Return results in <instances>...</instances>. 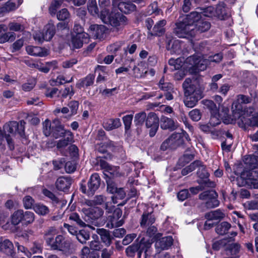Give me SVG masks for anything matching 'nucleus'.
I'll return each instance as SVG.
<instances>
[{"label": "nucleus", "mask_w": 258, "mask_h": 258, "mask_svg": "<svg viewBox=\"0 0 258 258\" xmlns=\"http://www.w3.org/2000/svg\"><path fill=\"white\" fill-rule=\"evenodd\" d=\"M100 19L106 24L112 27L113 32L121 33L124 28L130 23L128 18L120 12H110L108 9L101 11Z\"/></svg>", "instance_id": "obj_1"}, {"label": "nucleus", "mask_w": 258, "mask_h": 258, "mask_svg": "<svg viewBox=\"0 0 258 258\" xmlns=\"http://www.w3.org/2000/svg\"><path fill=\"white\" fill-rule=\"evenodd\" d=\"M182 86L184 91L183 102L185 106L194 107L204 97L203 89L199 85L192 83L191 79L186 78Z\"/></svg>", "instance_id": "obj_2"}, {"label": "nucleus", "mask_w": 258, "mask_h": 258, "mask_svg": "<svg viewBox=\"0 0 258 258\" xmlns=\"http://www.w3.org/2000/svg\"><path fill=\"white\" fill-rule=\"evenodd\" d=\"M152 242L150 239L142 238L139 242L136 241L132 245L128 246L125 249V252L128 256L133 257L136 253L138 258H141L142 253L144 252L145 258H147L149 249L151 248Z\"/></svg>", "instance_id": "obj_3"}, {"label": "nucleus", "mask_w": 258, "mask_h": 258, "mask_svg": "<svg viewBox=\"0 0 258 258\" xmlns=\"http://www.w3.org/2000/svg\"><path fill=\"white\" fill-rule=\"evenodd\" d=\"M196 27L195 24L188 22V20L183 19L175 24L174 33L180 38H189L195 36Z\"/></svg>", "instance_id": "obj_4"}, {"label": "nucleus", "mask_w": 258, "mask_h": 258, "mask_svg": "<svg viewBox=\"0 0 258 258\" xmlns=\"http://www.w3.org/2000/svg\"><path fill=\"white\" fill-rule=\"evenodd\" d=\"M25 124L26 122L24 120H21L19 122L16 121H9L4 125L3 132L5 135L8 133L13 136L15 133H17L21 138H25Z\"/></svg>", "instance_id": "obj_5"}, {"label": "nucleus", "mask_w": 258, "mask_h": 258, "mask_svg": "<svg viewBox=\"0 0 258 258\" xmlns=\"http://www.w3.org/2000/svg\"><path fill=\"white\" fill-rule=\"evenodd\" d=\"M218 194L215 190L205 191L199 195V199L206 200L205 207L208 209L217 207L219 205L218 200Z\"/></svg>", "instance_id": "obj_6"}, {"label": "nucleus", "mask_w": 258, "mask_h": 258, "mask_svg": "<svg viewBox=\"0 0 258 258\" xmlns=\"http://www.w3.org/2000/svg\"><path fill=\"white\" fill-rule=\"evenodd\" d=\"M82 212L84 214L83 217L84 221L89 223H91L99 219L104 213L102 209L97 207L84 208L82 209Z\"/></svg>", "instance_id": "obj_7"}, {"label": "nucleus", "mask_w": 258, "mask_h": 258, "mask_svg": "<svg viewBox=\"0 0 258 258\" xmlns=\"http://www.w3.org/2000/svg\"><path fill=\"white\" fill-rule=\"evenodd\" d=\"M46 241L48 244L50 245L53 249H57L64 252H68L70 249V242L64 240L61 235L57 236L54 241H53L52 237H48Z\"/></svg>", "instance_id": "obj_8"}, {"label": "nucleus", "mask_w": 258, "mask_h": 258, "mask_svg": "<svg viewBox=\"0 0 258 258\" xmlns=\"http://www.w3.org/2000/svg\"><path fill=\"white\" fill-rule=\"evenodd\" d=\"M235 107L236 110H233L232 115L230 116H225L223 119V122L225 124H233L237 121L239 123L241 121L243 123H246L245 120H243L244 117L241 115L242 107L240 105L237 104V103H233L232 108Z\"/></svg>", "instance_id": "obj_9"}, {"label": "nucleus", "mask_w": 258, "mask_h": 258, "mask_svg": "<svg viewBox=\"0 0 258 258\" xmlns=\"http://www.w3.org/2000/svg\"><path fill=\"white\" fill-rule=\"evenodd\" d=\"M159 118L154 112H150L146 119V126L150 128L149 134L150 137H153L156 135L159 127Z\"/></svg>", "instance_id": "obj_10"}, {"label": "nucleus", "mask_w": 258, "mask_h": 258, "mask_svg": "<svg viewBox=\"0 0 258 258\" xmlns=\"http://www.w3.org/2000/svg\"><path fill=\"white\" fill-rule=\"evenodd\" d=\"M187 62L195 68L198 71H203L206 69L209 62L208 59H204L197 55L190 56L187 58Z\"/></svg>", "instance_id": "obj_11"}, {"label": "nucleus", "mask_w": 258, "mask_h": 258, "mask_svg": "<svg viewBox=\"0 0 258 258\" xmlns=\"http://www.w3.org/2000/svg\"><path fill=\"white\" fill-rule=\"evenodd\" d=\"M204 226H214L217 225L224 217V214L219 209L211 211L205 214Z\"/></svg>", "instance_id": "obj_12"}, {"label": "nucleus", "mask_w": 258, "mask_h": 258, "mask_svg": "<svg viewBox=\"0 0 258 258\" xmlns=\"http://www.w3.org/2000/svg\"><path fill=\"white\" fill-rule=\"evenodd\" d=\"M73 182V179L69 176H61L56 180L55 185L56 188L60 191L67 192Z\"/></svg>", "instance_id": "obj_13"}, {"label": "nucleus", "mask_w": 258, "mask_h": 258, "mask_svg": "<svg viewBox=\"0 0 258 258\" xmlns=\"http://www.w3.org/2000/svg\"><path fill=\"white\" fill-rule=\"evenodd\" d=\"M173 239L171 236H165L157 240L155 244L156 253L159 254L161 251L167 249L173 244Z\"/></svg>", "instance_id": "obj_14"}, {"label": "nucleus", "mask_w": 258, "mask_h": 258, "mask_svg": "<svg viewBox=\"0 0 258 258\" xmlns=\"http://www.w3.org/2000/svg\"><path fill=\"white\" fill-rule=\"evenodd\" d=\"M166 48L171 54H180L182 51V42L179 40H173L166 36Z\"/></svg>", "instance_id": "obj_15"}, {"label": "nucleus", "mask_w": 258, "mask_h": 258, "mask_svg": "<svg viewBox=\"0 0 258 258\" xmlns=\"http://www.w3.org/2000/svg\"><path fill=\"white\" fill-rule=\"evenodd\" d=\"M106 26L103 25L93 24L89 27L90 33L96 39H103L106 36L107 31Z\"/></svg>", "instance_id": "obj_16"}, {"label": "nucleus", "mask_w": 258, "mask_h": 258, "mask_svg": "<svg viewBox=\"0 0 258 258\" xmlns=\"http://www.w3.org/2000/svg\"><path fill=\"white\" fill-rule=\"evenodd\" d=\"M101 184V178L98 173L93 174L88 182V195H94Z\"/></svg>", "instance_id": "obj_17"}, {"label": "nucleus", "mask_w": 258, "mask_h": 258, "mask_svg": "<svg viewBox=\"0 0 258 258\" xmlns=\"http://www.w3.org/2000/svg\"><path fill=\"white\" fill-rule=\"evenodd\" d=\"M122 215V211L120 209H116L111 216L108 217L109 222L107 223L106 226H122L124 224V222L123 218L119 219Z\"/></svg>", "instance_id": "obj_18"}, {"label": "nucleus", "mask_w": 258, "mask_h": 258, "mask_svg": "<svg viewBox=\"0 0 258 258\" xmlns=\"http://www.w3.org/2000/svg\"><path fill=\"white\" fill-rule=\"evenodd\" d=\"M89 40L88 35L85 33H80L73 36L72 39L73 46L75 48H80L84 43H88Z\"/></svg>", "instance_id": "obj_19"}, {"label": "nucleus", "mask_w": 258, "mask_h": 258, "mask_svg": "<svg viewBox=\"0 0 258 258\" xmlns=\"http://www.w3.org/2000/svg\"><path fill=\"white\" fill-rule=\"evenodd\" d=\"M0 251L7 255L14 256V247L13 243L6 239L0 242Z\"/></svg>", "instance_id": "obj_20"}, {"label": "nucleus", "mask_w": 258, "mask_h": 258, "mask_svg": "<svg viewBox=\"0 0 258 258\" xmlns=\"http://www.w3.org/2000/svg\"><path fill=\"white\" fill-rule=\"evenodd\" d=\"M26 50L28 54L34 56L44 57L48 54L46 49L38 46H28Z\"/></svg>", "instance_id": "obj_21"}, {"label": "nucleus", "mask_w": 258, "mask_h": 258, "mask_svg": "<svg viewBox=\"0 0 258 258\" xmlns=\"http://www.w3.org/2000/svg\"><path fill=\"white\" fill-rule=\"evenodd\" d=\"M166 21L164 19L159 21L153 27L149 35L151 36H160L163 35L165 32L164 26L166 24Z\"/></svg>", "instance_id": "obj_22"}, {"label": "nucleus", "mask_w": 258, "mask_h": 258, "mask_svg": "<svg viewBox=\"0 0 258 258\" xmlns=\"http://www.w3.org/2000/svg\"><path fill=\"white\" fill-rule=\"evenodd\" d=\"M102 125L105 130L109 131L119 127L121 123L119 118H107L104 120Z\"/></svg>", "instance_id": "obj_23"}, {"label": "nucleus", "mask_w": 258, "mask_h": 258, "mask_svg": "<svg viewBox=\"0 0 258 258\" xmlns=\"http://www.w3.org/2000/svg\"><path fill=\"white\" fill-rule=\"evenodd\" d=\"M231 236L226 237L223 239L216 241L213 244L212 248L215 250H219L221 247L226 246L227 243L232 242L234 240V237L237 235V232H232L230 233Z\"/></svg>", "instance_id": "obj_24"}, {"label": "nucleus", "mask_w": 258, "mask_h": 258, "mask_svg": "<svg viewBox=\"0 0 258 258\" xmlns=\"http://www.w3.org/2000/svg\"><path fill=\"white\" fill-rule=\"evenodd\" d=\"M23 0H10L5 5L0 8V12L3 14L16 10L22 4Z\"/></svg>", "instance_id": "obj_25"}, {"label": "nucleus", "mask_w": 258, "mask_h": 258, "mask_svg": "<svg viewBox=\"0 0 258 258\" xmlns=\"http://www.w3.org/2000/svg\"><path fill=\"white\" fill-rule=\"evenodd\" d=\"M241 177L250 180L251 188H258V180L253 179V177L258 178V173L255 171H249L241 173Z\"/></svg>", "instance_id": "obj_26"}, {"label": "nucleus", "mask_w": 258, "mask_h": 258, "mask_svg": "<svg viewBox=\"0 0 258 258\" xmlns=\"http://www.w3.org/2000/svg\"><path fill=\"white\" fill-rule=\"evenodd\" d=\"M56 33L55 26L52 21H49L44 28L43 34L45 41H50Z\"/></svg>", "instance_id": "obj_27"}, {"label": "nucleus", "mask_w": 258, "mask_h": 258, "mask_svg": "<svg viewBox=\"0 0 258 258\" xmlns=\"http://www.w3.org/2000/svg\"><path fill=\"white\" fill-rule=\"evenodd\" d=\"M169 141L170 143V148L173 149L181 145L184 142L183 139H182V134L176 133L172 134L168 138V141Z\"/></svg>", "instance_id": "obj_28"}, {"label": "nucleus", "mask_w": 258, "mask_h": 258, "mask_svg": "<svg viewBox=\"0 0 258 258\" xmlns=\"http://www.w3.org/2000/svg\"><path fill=\"white\" fill-rule=\"evenodd\" d=\"M160 126L162 129L173 131L176 126L173 119L162 116L160 119Z\"/></svg>", "instance_id": "obj_29"}, {"label": "nucleus", "mask_w": 258, "mask_h": 258, "mask_svg": "<svg viewBox=\"0 0 258 258\" xmlns=\"http://www.w3.org/2000/svg\"><path fill=\"white\" fill-rule=\"evenodd\" d=\"M67 132H71L69 130H64L63 125L61 124L60 121L58 119V122L55 123L52 136L55 139H58L60 137H63L67 135Z\"/></svg>", "instance_id": "obj_30"}, {"label": "nucleus", "mask_w": 258, "mask_h": 258, "mask_svg": "<svg viewBox=\"0 0 258 258\" xmlns=\"http://www.w3.org/2000/svg\"><path fill=\"white\" fill-rule=\"evenodd\" d=\"M63 138L57 141L56 147L58 149L64 148L71 144L73 140V134L71 132H67Z\"/></svg>", "instance_id": "obj_31"}, {"label": "nucleus", "mask_w": 258, "mask_h": 258, "mask_svg": "<svg viewBox=\"0 0 258 258\" xmlns=\"http://www.w3.org/2000/svg\"><path fill=\"white\" fill-rule=\"evenodd\" d=\"M97 233L100 236L101 241L106 246H109L111 243L112 237L109 231L104 228L97 229Z\"/></svg>", "instance_id": "obj_32"}, {"label": "nucleus", "mask_w": 258, "mask_h": 258, "mask_svg": "<svg viewBox=\"0 0 258 258\" xmlns=\"http://www.w3.org/2000/svg\"><path fill=\"white\" fill-rule=\"evenodd\" d=\"M196 27L195 36L198 33H202L208 31L211 27V24L208 21H204L203 20L197 21L195 24Z\"/></svg>", "instance_id": "obj_33"}, {"label": "nucleus", "mask_w": 258, "mask_h": 258, "mask_svg": "<svg viewBox=\"0 0 258 258\" xmlns=\"http://www.w3.org/2000/svg\"><path fill=\"white\" fill-rule=\"evenodd\" d=\"M58 122V119H54L51 123L48 119L43 122V132L46 137L52 134L53 129L55 123Z\"/></svg>", "instance_id": "obj_34"}, {"label": "nucleus", "mask_w": 258, "mask_h": 258, "mask_svg": "<svg viewBox=\"0 0 258 258\" xmlns=\"http://www.w3.org/2000/svg\"><path fill=\"white\" fill-rule=\"evenodd\" d=\"M95 79L94 75L89 74L85 78L80 80L76 84V87L79 89L83 87H87L93 84Z\"/></svg>", "instance_id": "obj_35"}, {"label": "nucleus", "mask_w": 258, "mask_h": 258, "mask_svg": "<svg viewBox=\"0 0 258 258\" xmlns=\"http://www.w3.org/2000/svg\"><path fill=\"white\" fill-rule=\"evenodd\" d=\"M107 68L105 66H98L96 68V72L98 73L96 82L97 83L106 81L107 79Z\"/></svg>", "instance_id": "obj_36"}, {"label": "nucleus", "mask_w": 258, "mask_h": 258, "mask_svg": "<svg viewBox=\"0 0 258 258\" xmlns=\"http://www.w3.org/2000/svg\"><path fill=\"white\" fill-rule=\"evenodd\" d=\"M155 221V216L152 213H144L142 216L141 226H151Z\"/></svg>", "instance_id": "obj_37"}, {"label": "nucleus", "mask_w": 258, "mask_h": 258, "mask_svg": "<svg viewBox=\"0 0 258 258\" xmlns=\"http://www.w3.org/2000/svg\"><path fill=\"white\" fill-rule=\"evenodd\" d=\"M121 13L125 14H130L136 11V6L131 2H124L121 5V7L119 10Z\"/></svg>", "instance_id": "obj_38"}, {"label": "nucleus", "mask_w": 258, "mask_h": 258, "mask_svg": "<svg viewBox=\"0 0 258 258\" xmlns=\"http://www.w3.org/2000/svg\"><path fill=\"white\" fill-rule=\"evenodd\" d=\"M87 8L89 12L94 16H97L100 19L101 12L99 13L96 0H89L87 3Z\"/></svg>", "instance_id": "obj_39"}, {"label": "nucleus", "mask_w": 258, "mask_h": 258, "mask_svg": "<svg viewBox=\"0 0 258 258\" xmlns=\"http://www.w3.org/2000/svg\"><path fill=\"white\" fill-rule=\"evenodd\" d=\"M12 230L16 233V236L19 237H22L25 240H28L30 235H32L33 232L31 230H22L20 229V227H12Z\"/></svg>", "instance_id": "obj_40"}, {"label": "nucleus", "mask_w": 258, "mask_h": 258, "mask_svg": "<svg viewBox=\"0 0 258 258\" xmlns=\"http://www.w3.org/2000/svg\"><path fill=\"white\" fill-rule=\"evenodd\" d=\"M200 164L196 165V168H198L197 175L202 180L209 178V173L207 172L206 166L200 160H198Z\"/></svg>", "instance_id": "obj_41"}, {"label": "nucleus", "mask_w": 258, "mask_h": 258, "mask_svg": "<svg viewBox=\"0 0 258 258\" xmlns=\"http://www.w3.org/2000/svg\"><path fill=\"white\" fill-rule=\"evenodd\" d=\"M23 210H18L15 211L11 216V222L13 225L16 226L20 222H23Z\"/></svg>", "instance_id": "obj_42"}, {"label": "nucleus", "mask_w": 258, "mask_h": 258, "mask_svg": "<svg viewBox=\"0 0 258 258\" xmlns=\"http://www.w3.org/2000/svg\"><path fill=\"white\" fill-rule=\"evenodd\" d=\"M169 64L173 67V68H171L172 71L173 70H179L183 66L184 63V58L178 57L176 59L170 58L168 61Z\"/></svg>", "instance_id": "obj_43"}, {"label": "nucleus", "mask_w": 258, "mask_h": 258, "mask_svg": "<svg viewBox=\"0 0 258 258\" xmlns=\"http://www.w3.org/2000/svg\"><path fill=\"white\" fill-rule=\"evenodd\" d=\"M161 12V9H159L157 2L155 1L151 3L147 8L146 13L148 15L154 14L156 16L159 15Z\"/></svg>", "instance_id": "obj_44"}, {"label": "nucleus", "mask_w": 258, "mask_h": 258, "mask_svg": "<svg viewBox=\"0 0 258 258\" xmlns=\"http://www.w3.org/2000/svg\"><path fill=\"white\" fill-rule=\"evenodd\" d=\"M33 210L37 214L42 216L46 215L49 212V208L40 203L36 204L33 207Z\"/></svg>", "instance_id": "obj_45"}, {"label": "nucleus", "mask_w": 258, "mask_h": 258, "mask_svg": "<svg viewBox=\"0 0 258 258\" xmlns=\"http://www.w3.org/2000/svg\"><path fill=\"white\" fill-rule=\"evenodd\" d=\"M244 163L250 168H254L258 164V156L255 155H248L245 157Z\"/></svg>", "instance_id": "obj_46"}, {"label": "nucleus", "mask_w": 258, "mask_h": 258, "mask_svg": "<svg viewBox=\"0 0 258 258\" xmlns=\"http://www.w3.org/2000/svg\"><path fill=\"white\" fill-rule=\"evenodd\" d=\"M240 245L238 243L227 244L225 250L229 251L231 255H236L240 251Z\"/></svg>", "instance_id": "obj_47"}, {"label": "nucleus", "mask_w": 258, "mask_h": 258, "mask_svg": "<svg viewBox=\"0 0 258 258\" xmlns=\"http://www.w3.org/2000/svg\"><path fill=\"white\" fill-rule=\"evenodd\" d=\"M76 238L81 243L84 244L90 238V234L85 230H79Z\"/></svg>", "instance_id": "obj_48"}, {"label": "nucleus", "mask_w": 258, "mask_h": 258, "mask_svg": "<svg viewBox=\"0 0 258 258\" xmlns=\"http://www.w3.org/2000/svg\"><path fill=\"white\" fill-rule=\"evenodd\" d=\"M16 37V34L13 32H9L3 34L0 36V43L13 41Z\"/></svg>", "instance_id": "obj_49"}, {"label": "nucleus", "mask_w": 258, "mask_h": 258, "mask_svg": "<svg viewBox=\"0 0 258 258\" xmlns=\"http://www.w3.org/2000/svg\"><path fill=\"white\" fill-rule=\"evenodd\" d=\"M123 44L124 42L123 41L116 42L108 45L107 47V50L110 53H115L117 51L120 49Z\"/></svg>", "instance_id": "obj_50"}, {"label": "nucleus", "mask_w": 258, "mask_h": 258, "mask_svg": "<svg viewBox=\"0 0 258 258\" xmlns=\"http://www.w3.org/2000/svg\"><path fill=\"white\" fill-rule=\"evenodd\" d=\"M63 1L64 0H53L49 8V13L51 15H55L57 9L61 6Z\"/></svg>", "instance_id": "obj_51"}, {"label": "nucleus", "mask_w": 258, "mask_h": 258, "mask_svg": "<svg viewBox=\"0 0 258 258\" xmlns=\"http://www.w3.org/2000/svg\"><path fill=\"white\" fill-rule=\"evenodd\" d=\"M113 194L114 195L112 197V201L114 204L117 203V199L122 200L125 196V192L122 188H118Z\"/></svg>", "instance_id": "obj_52"}, {"label": "nucleus", "mask_w": 258, "mask_h": 258, "mask_svg": "<svg viewBox=\"0 0 258 258\" xmlns=\"http://www.w3.org/2000/svg\"><path fill=\"white\" fill-rule=\"evenodd\" d=\"M34 220V214L30 211L23 212V223L25 224H31Z\"/></svg>", "instance_id": "obj_53"}, {"label": "nucleus", "mask_w": 258, "mask_h": 258, "mask_svg": "<svg viewBox=\"0 0 258 258\" xmlns=\"http://www.w3.org/2000/svg\"><path fill=\"white\" fill-rule=\"evenodd\" d=\"M34 202V200L30 196H25L23 199L24 207L26 209H33Z\"/></svg>", "instance_id": "obj_54"}, {"label": "nucleus", "mask_w": 258, "mask_h": 258, "mask_svg": "<svg viewBox=\"0 0 258 258\" xmlns=\"http://www.w3.org/2000/svg\"><path fill=\"white\" fill-rule=\"evenodd\" d=\"M133 118V114L126 115L122 117V121L124 125L125 132L126 133L131 128Z\"/></svg>", "instance_id": "obj_55"}, {"label": "nucleus", "mask_w": 258, "mask_h": 258, "mask_svg": "<svg viewBox=\"0 0 258 258\" xmlns=\"http://www.w3.org/2000/svg\"><path fill=\"white\" fill-rule=\"evenodd\" d=\"M147 117L146 113L144 111L138 113L135 116L134 122L136 125H142L146 119Z\"/></svg>", "instance_id": "obj_56"}, {"label": "nucleus", "mask_w": 258, "mask_h": 258, "mask_svg": "<svg viewBox=\"0 0 258 258\" xmlns=\"http://www.w3.org/2000/svg\"><path fill=\"white\" fill-rule=\"evenodd\" d=\"M10 30L14 31H22L24 30V25L20 23L13 21L9 23L8 25Z\"/></svg>", "instance_id": "obj_57"}, {"label": "nucleus", "mask_w": 258, "mask_h": 258, "mask_svg": "<svg viewBox=\"0 0 258 258\" xmlns=\"http://www.w3.org/2000/svg\"><path fill=\"white\" fill-rule=\"evenodd\" d=\"M201 17L200 14L197 12H192L189 14L187 15L184 19L188 20V22L192 24H196L195 22Z\"/></svg>", "instance_id": "obj_58"}, {"label": "nucleus", "mask_w": 258, "mask_h": 258, "mask_svg": "<svg viewBox=\"0 0 258 258\" xmlns=\"http://www.w3.org/2000/svg\"><path fill=\"white\" fill-rule=\"evenodd\" d=\"M81 258H98V256L94 253L91 252L90 248L87 246H84L82 249Z\"/></svg>", "instance_id": "obj_59"}, {"label": "nucleus", "mask_w": 258, "mask_h": 258, "mask_svg": "<svg viewBox=\"0 0 258 258\" xmlns=\"http://www.w3.org/2000/svg\"><path fill=\"white\" fill-rule=\"evenodd\" d=\"M69 219L76 222V224L79 226H90L89 224H86L80 218L78 214L76 213H72L69 217Z\"/></svg>", "instance_id": "obj_60"}, {"label": "nucleus", "mask_w": 258, "mask_h": 258, "mask_svg": "<svg viewBox=\"0 0 258 258\" xmlns=\"http://www.w3.org/2000/svg\"><path fill=\"white\" fill-rule=\"evenodd\" d=\"M189 116L190 118L194 121H198L201 118L202 113L198 109H194L189 111Z\"/></svg>", "instance_id": "obj_61"}, {"label": "nucleus", "mask_w": 258, "mask_h": 258, "mask_svg": "<svg viewBox=\"0 0 258 258\" xmlns=\"http://www.w3.org/2000/svg\"><path fill=\"white\" fill-rule=\"evenodd\" d=\"M220 116L218 111L215 113H211V117L210 119V123L213 126H215L221 123L220 119H219Z\"/></svg>", "instance_id": "obj_62"}, {"label": "nucleus", "mask_w": 258, "mask_h": 258, "mask_svg": "<svg viewBox=\"0 0 258 258\" xmlns=\"http://www.w3.org/2000/svg\"><path fill=\"white\" fill-rule=\"evenodd\" d=\"M42 194L46 197L50 199L52 202L54 204H57L59 202L58 199L56 196L51 191L47 189H43L42 190Z\"/></svg>", "instance_id": "obj_63"}, {"label": "nucleus", "mask_w": 258, "mask_h": 258, "mask_svg": "<svg viewBox=\"0 0 258 258\" xmlns=\"http://www.w3.org/2000/svg\"><path fill=\"white\" fill-rule=\"evenodd\" d=\"M200 163L198 161H195L191 163L189 166L183 169L181 171V174L183 175H185L188 173L196 169V165H199Z\"/></svg>", "instance_id": "obj_64"}]
</instances>
